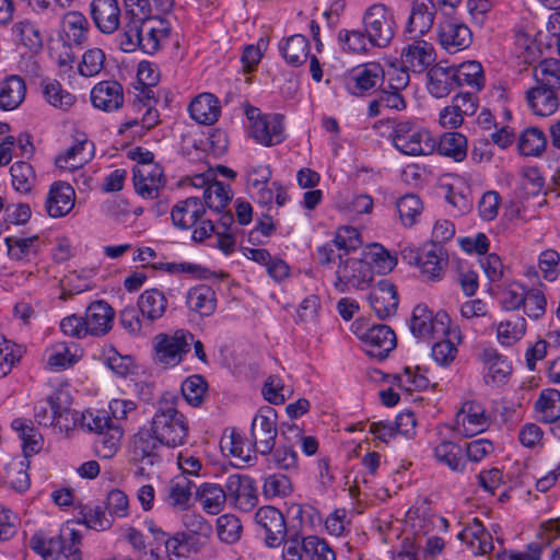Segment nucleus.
<instances>
[{"instance_id":"774afa93","label":"nucleus","mask_w":560,"mask_h":560,"mask_svg":"<svg viewBox=\"0 0 560 560\" xmlns=\"http://www.w3.org/2000/svg\"><path fill=\"white\" fill-rule=\"evenodd\" d=\"M221 448L244 463L250 460V445L234 430L221 440Z\"/></svg>"},{"instance_id":"603ef678","label":"nucleus","mask_w":560,"mask_h":560,"mask_svg":"<svg viewBox=\"0 0 560 560\" xmlns=\"http://www.w3.org/2000/svg\"><path fill=\"white\" fill-rule=\"evenodd\" d=\"M443 247L436 244H430L422 249V259L420 269L430 280L440 278L443 270Z\"/></svg>"},{"instance_id":"338daca9","label":"nucleus","mask_w":560,"mask_h":560,"mask_svg":"<svg viewBox=\"0 0 560 560\" xmlns=\"http://www.w3.org/2000/svg\"><path fill=\"white\" fill-rule=\"evenodd\" d=\"M5 482L18 492H24L30 488L31 481L24 460L11 462L5 469Z\"/></svg>"},{"instance_id":"f03ea898","label":"nucleus","mask_w":560,"mask_h":560,"mask_svg":"<svg viewBox=\"0 0 560 560\" xmlns=\"http://www.w3.org/2000/svg\"><path fill=\"white\" fill-rule=\"evenodd\" d=\"M174 400V397L163 398L150 423L158 440L167 447L183 445L189 431L187 418L177 410Z\"/></svg>"},{"instance_id":"5fc2aeb1","label":"nucleus","mask_w":560,"mask_h":560,"mask_svg":"<svg viewBox=\"0 0 560 560\" xmlns=\"http://www.w3.org/2000/svg\"><path fill=\"white\" fill-rule=\"evenodd\" d=\"M86 147L93 148V144L88 140L78 141V143L67 149L65 153L56 158V165L61 170L69 171L80 168L89 160V154H83Z\"/></svg>"},{"instance_id":"5701e85b","label":"nucleus","mask_w":560,"mask_h":560,"mask_svg":"<svg viewBox=\"0 0 560 560\" xmlns=\"http://www.w3.org/2000/svg\"><path fill=\"white\" fill-rule=\"evenodd\" d=\"M205 205L198 197H188L178 201L172 209L173 224L180 230H189L200 224L205 214Z\"/></svg>"},{"instance_id":"052dcab7","label":"nucleus","mask_w":560,"mask_h":560,"mask_svg":"<svg viewBox=\"0 0 560 560\" xmlns=\"http://www.w3.org/2000/svg\"><path fill=\"white\" fill-rule=\"evenodd\" d=\"M522 303L524 313L528 318L537 320L546 313L547 301L544 292L537 288L526 289Z\"/></svg>"},{"instance_id":"a211bd4d","label":"nucleus","mask_w":560,"mask_h":560,"mask_svg":"<svg viewBox=\"0 0 560 560\" xmlns=\"http://www.w3.org/2000/svg\"><path fill=\"white\" fill-rule=\"evenodd\" d=\"M362 244L360 233L355 228H339L331 243L317 248V259L323 266L329 265L335 259V248L349 253Z\"/></svg>"},{"instance_id":"864d4df0","label":"nucleus","mask_w":560,"mask_h":560,"mask_svg":"<svg viewBox=\"0 0 560 560\" xmlns=\"http://www.w3.org/2000/svg\"><path fill=\"white\" fill-rule=\"evenodd\" d=\"M219 215L220 217L217 220L218 221L217 225L213 223L212 219H206V220L201 221L200 224H198L192 232V240L196 242H202L206 238L210 237L214 233V231H225V232L234 231L233 214L230 211H228V212L222 211L221 213H219Z\"/></svg>"},{"instance_id":"7ed1b4c3","label":"nucleus","mask_w":560,"mask_h":560,"mask_svg":"<svg viewBox=\"0 0 560 560\" xmlns=\"http://www.w3.org/2000/svg\"><path fill=\"white\" fill-rule=\"evenodd\" d=\"M81 425L98 435L95 452L103 458H112L118 451L124 430L106 410H85L81 417Z\"/></svg>"},{"instance_id":"4d7b16f0","label":"nucleus","mask_w":560,"mask_h":560,"mask_svg":"<svg viewBox=\"0 0 560 560\" xmlns=\"http://www.w3.org/2000/svg\"><path fill=\"white\" fill-rule=\"evenodd\" d=\"M187 536L200 548L211 534V525L199 514L187 513L183 517Z\"/></svg>"},{"instance_id":"09e8293b","label":"nucleus","mask_w":560,"mask_h":560,"mask_svg":"<svg viewBox=\"0 0 560 560\" xmlns=\"http://www.w3.org/2000/svg\"><path fill=\"white\" fill-rule=\"evenodd\" d=\"M63 30L70 45L81 46L88 36L89 22L83 14L69 12L63 21Z\"/></svg>"},{"instance_id":"de8ad7c7","label":"nucleus","mask_w":560,"mask_h":560,"mask_svg":"<svg viewBox=\"0 0 560 560\" xmlns=\"http://www.w3.org/2000/svg\"><path fill=\"white\" fill-rule=\"evenodd\" d=\"M231 189L229 185L213 180L203 190V205L215 214L221 213L231 201Z\"/></svg>"},{"instance_id":"37998d69","label":"nucleus","mask_w":560,"mask_h":560,"mask_svg":"<svg viewBox=\"0 0 560 560\" xmlns=\"http://www.w3.org/2000/svg\"><path fill=\"white\" fill-rule=\"evenodd\" d=\"M435 149L441 155L462 162L467 156V138L460 132H445L439 143L436 142Z\"/></svg>"},{"instance_id":"9d476101","label":"nucleus","mask_w":560,"mask_h":560,"mask_svg":"<svg viewBox=\"0 0 560 560\" xmlns=\"http://www.w3.org/2000/svg\"><path fill=\"white\" fill-rule=\"evenodd\" d=\"M489 423L490 417L485 406L476 400L465 401L455 418L457 432L466 438L486 431Z\"/></svg>"},{"instance_id":"bf43d9fd","label":"nucleus","mask_w":560,"mask_h":560,"mask_svg":"<svg viewBox=\"0 0 560 560\" xmlns=\"http://www.w3.org/2000/svg\"><path fill=\"white\" fill-rule=\"evenodd\" d=\"M462 453V447L450 441H442L434 448L435 458L452 470H460L464 467Z\"/></svg>"},{"instance_id":"49530a36","label":"nucleus","mask_w":560,"mask_h":560,"mask_svg":"<svg viewBox=\"0 0 560 560\" xmlns=\"http://www.w3.org/2000/svg\"><path fill=\"white\" fill-rule=\"evenodd\" d=\"M536 84L552 89L560 90V60L559 59H545L540 61L533 72Z\"/></svg>"},{"instance_id":"aec40b11","label":"nucleus","mask_w":560,"mask_h":560,"mask_svg":"<svg viewBox=\"0 0 560 560\" xmlns=\"http://www.w3.org/2000/svg\"><path fill=\"white\" fill-rule=\"evenodd\" d=\"M163 445L151 427H143L131 438L130 453L135 460L153 465L159 458V453Z\"/></svg>"},{"instance_id":"473e14b6","label":"nucleus","mask_w":560,"mask_h":560,"mask_svg":"<svg viewBox=\"0 0 560 560\" xmlns=\"http://www.w3.org/2000/svg\"><path fill=\"white\" fill-rule=\"evenodd\" d=\"M138 308L144 322L162 318L167 308V299L159 289H148L138 299Z\"/></svg>"},{"instance_id":"3c124183","label":"nucleus","mask_w":560,"mask_h":560,"mask_svg":"<svg viewBox=\"0 0 560 560\" xmlns=\"http://www.w3.org/2000/svg\"><path fill=\"white\" fill-rule=\"evenodd\" d=\"M61 530L56 537H46L43 534H35L30 539V547L40 555L44 560H58L61 556Z\"/></svg>"},{"instance_id":"2eb2a0df","label":"nucleus","mask_w":560,"mask_h":560,"mask_svg":"<svg viewBox=\"0 0 560 560\" xmlns=\"http://www.w3.org/2000/svg\"><path fill=\"white\" fill-rule=\"evenodd\" d=\"M438 35L441 46L451 54L467 48L472 40L468 26L453 19L439 24Z\"/></svg>"},{"instance_id":"4c0bfd02","label":"nucleus","mask_w":560,"mask_h":560,"mask_svg":"<svg viewBox=\"0 0 560 560\" xmlns=\"http://www.w3.org/2000/svg\"><path fill=\"white\" fill-rule=\"evenodd\" d=\"M11 428L18 433L19 439L22 441L25 457L40 451L43 439L31 420L23 418L14 419L11 423Z\"/></svg>"},{"instance_id":"f704fd0d","label":"nucleus","mask_w":560,"mask_h":560,"mask_svg":"<svg viewBox=\"0 0 560 560\" xmlns=\"http://www.w3.org/2000/svg\"><path fill=\"white\" fill-rule=\"evenodd\" d=\"M190 117L199 124L212 125L220 116L218 98L211 93H201L189 105Z\"/></svg>"},{"instance_id":"ea45409f","label":"nucleus","mask_w":560,"mask_h":560,"mask_svg":"<svg viewBox=\"0 0 560 560\" xmlns=\"http://www.w3.org/2000/svg\"><path fill=\"white\" fill-rule=\"evenodd\" d=\"M457 89L464 85L479 92L485 85L483 70L478 61H467L459 66H452Z\"/></svg>"},{"instance_id":"0e129e2a","label":"nucleus","mask_w":560,"mask_h":560,"mask_svg":"<svg viewBox=\"0 0 560 560\" xmlns=\"http://www.w3.org/2000/svg\"><path fill=\"white\" fill-rule=\"evenodd\" d=\"M207 382L201 375H191L182 384V394L186 401L191 406H199L205 398L207 392Z\"/></svg>"},{"instance_id":"13d9d810","label":"nucleus","mask_w":560,"mask_h":560,"mask_svg":"<svg viewBox=\"0 0 560 560\" xmlns=\"http://www.w3.org/2000/svg\"><path fill=\"white\" fill-rule=\"evenodd\" d=\"M546 137L537 128L525 130L518 139V150L523 155L534 156L540 154L546 148Z\"/></svg>"},{"instance_id":"f3484780","label":"nucleus","mask_w":560,"mask_h":560,"mask_svg":"<svg viewBox=\"0 0 560 560\" xmlns=\"http://www.w3.org/2000/svg\"><path fill=\"white\" fill-rule=\"evenodd\" d=\"M271 170L269 165L253 164L246 171V186L253 198L261 206L273 201V188L269 187Z\"/></svg>"},{"instance_id":"f257e3e1","label":"nucleus","mask_w":560,"mask_h":560,"mask_svg":"<svg viewBox=\"0 0 560 560\" xmlns=\"http://www.w3.org/2000/svg\"><path fill=\"white\" fill-rule=\"evenodd\" d=\"M341 260L336 270L335 288L343 293L349 287L363 290L369 287L373 280V273L385 275L394 269L397 264L396 257H393L383 246L374 244L364 258H348Z\"/></svg>"},{"instance_id":"a19ab883","label":"nucleus","mask_w":560,"mask_h":560,"mask_svg":"<svg viewBox=\"0 0 560 560\" xmlns=\"http://www.w3.org/2000/svg\"><path fill=\"white\" fill-rule=\"evenodd\" d=\"M285 61L293 67L303 65L310 55L308 39L301 34L290 36L284 44L279 46Z\"/></svg>"},{"instance_id":"6ab92c4d","label":"nucleus","mask_w":560,"mask_h":560,"mask_svg":"<svg viewBox=\"0 0 560 560\" xmlns=\"http://www.w3.org/2000/svg\"><path fill=\"white\" fill-rule=\"evenodd\" d=\"M223 490L225 491L226 499L241 509H252L256 504V488L248 476L240 474L230 475Z\"/></svg>"},{"instance_id":"1a4fd4ad","label":"nucleus","mask_w":560,"mask_h":560,"mask_svg":"<svg viewBox=\"0 0 560 560\" xmlns=\"http://www.w3.org/2000/svg\"><path fill=\"white\" fill-rule=\"evenodd\" d=\"M384 69L377 62H369L353 68L345 78L348 92L355 96H364L380 88L384 82Z\"/></svg>"},{"instance_id":"a878e982","label":"nucleus","mask_w":560,"mask_h":560,"mask_svg":"<svg viewBox=\"0 0 560 560\" xmlns=\"http://www.w3.org/2000/svg\"><path fill=\"white\" fill-rule=\"evenodd\" d=\"M62 392H54L45 399L36 402L34 417L39 425L52 427L59 423V419L67 411V401Z\"/></svg>"},{"instance_id":"a18cd8bd","label":"nucleus","mask_w":560,"mask_h":560,"mask_svg":"<svg viewBox=\"0 0 560 560\" xmlns=\"http://www.w3.org/2000/svg\"><path fill=\"white\" fill-rule=\"evenodd\" d=\"M195 482L186 476H177L172 479L168 487L167 503L177 510H185L190 502Z\"/></svg>"},{"instance_id":"680f3d73","label":"nucleus","mask_w":560,"mask_h":560,"mask_svg":"<svg viewBox=\"0 0 560 560\" xmlns=\"http://www.w3.org/2000/svg\"><path fill=\"white\" fill-rule=\"evenodd\" d=\"M81 534L79 530L70 526V523H66L61 527V556L67 560H81L82 553L80 550Z\"/></svg>"},{"instance_id":"7c9ffc66","label":"nucleus","mask_w":560,"mask_h":560,"mask_svg":"<svg viewBox=\"0 0 560 560\" xmlns=\"http://www.w3.org/2000/svg\"><path fill=\"white\" fill-rule=\"evenodd\" d=\"M163 174L159 166L136 167L133 170V185L137 194L144 199H155L163 187Z\"/></svg>"},{"instance_id":"c03bdc74","label":"nucleus","mask_w":560,"mask_h":560,"mask_svg":"<svg viewBox=\"0 0 560 560\" xmlns=\"http://www.w3.org/2000/svg\"><path fill=\"white\" fill-rule=\"evenodd\" d=\"M196 493L202 509L211 515L219 514L228 500L225 491L217 483H203Z\"/></svg>"},{"instance_id":"c756f323","label":"nucleus","mask_w":560,"mask_h":560,"mask_svg":"<svg viewBox=\"0 0 560 560\" xmlns=\"http://www.w3.org/2000/svg\"><path fill=\"white\" fill-rule=\"evenodd\" d=\"M525 98L530 110L540 117L555 114L560 104L557 91L539 84L527 90Z\"/></svg>"},{"instance_id":"e433bc0d","label":"nucleus","mask_w":560,"mask_h":560,"mask_svg":"<svg viewBox=\"0 0 560 560\" xmlns=\"http://www.w3.org/2000/svg\"><path fill=\"white\" fill-rule=\"evenodd\" d=\"M497 339L502 346H512L523 338L527 323L523 316L512 314L493 324Z\"/></svg>"},{"instance_id":"4be33fe9","label":"nucleus","mask_w":560,"mask_h":560,"mask_svg":"<svg viewBox=\"0 0 560 560\" xmlns=\"http://www.w3.org/2000/svg\"><path fill=\"white\" fill-rule=\"evenodd\" d=\"M253 138L267 147L279 144L283 141V117L279 114L262 115L250 125Z\"/></svg>"},{"instance_id":"c85d7f7f","label":"nucleus","mask_w":560,"mask_h":560,"mask_svg":"<svg viewBox=\"0 0 560 560\" xmlns=\"http://www.w3.org/2000/svg\"><path fill=\"white\" fill-rule=\"evenodd\" d=\"M140 36V49L145 54H154L160 48V43L170 35L167 23L162 19H151L138 24Z\"/></svg>"},{"instance_id":"c9c22d12","label":"nucleus","mask_w":560,"mask_h":560,"mask_svg":"<svg viewBox=\"0 0 560 560\" xmlns=\"http://www.w3.org/2000/svg\"><path fill=\"white\" fill-rule=\"evenodd\" d=\"M186 303L190 311L209 316L217 307L215 292L208 284L196 285L188 291Z\"/></svg>"},{"instance_id":"0eeeda50","label":"nucleus","mask_w":560,"mask_h":560,"mask_svg":"<svg viewBox=\"0 0 560 560\" xmlns=\"http://www.w3.org/2000/svg\"><path fill=\"white\" fill-rule=\"evenodd\" d=\"M451 318L444 312L433 314L424 304H418L412 311L410 330L419 339L445 337L450 334Z\"/></svg>"},{"instance_id":"4468645a","label":"nucleus","mask_w":560,"mask_h":560,"mask_svg":"<svg viewBox=\"0 0 560 560\" xmlns=\"http://www.w3.org/2000/svg\"><path fill=\"white\" fill-rule=\"evenodd\" d=\"M90 14L94 25L103 34H113L119 28L121 9L118 0H92Z\"/></svg>"},{"instance_id":"393cba45","label":"nucleus","mask_w":560,"mask_h":560,"mask_svg":"<svg viewBox=\"0 0 560 560\" xmlns=\"http://www.w3.org/2000/svg\"><path fill=\"white\" fill-rule=\"evenodd\" d=\"M74 189L65 182H56L50 186L45 208L49 217L61 218L74 206Z\"/></svg>"},{"instance_id":"bb28decb","label":"nucleus","mask_w":560,"mask_h":560,"mask_svg":"<svg viewBox=\"0 0 560 560\" xmlns=\"http://www.w3.org/2000/svg\"><path fill=\"white\" fill-rule=\"evenodd\" d=\"M483 381L488 385L503 384L512 372L511 363L495 349H485L481 355Z\"/></svg>"},{"instance_id":"cd10ccee","label":"nucleus","mask_w":560,"mask_h":560,"mask_svg":"<svg viewBox=\"0 0 560 560\" xmlns=\"http://www.w3.org/2000/svg\"><path fill=\"white\" fill-rule=\"evenodd\" d=\"M115 312L108 303L104 301L93 302L85 312L84 328L88 334L93 336H103L112 328Z\"/></svg>"},{"instance_id":"f8f14e48","label":"nucleus","mask_w":560,"mask_h":560,"mask_svg":"<svg viewBox=\"0 0 560 560\" xmlns=\"http://www.w3.org/2000/svg\"><path fill=\"white\" fill-rule=\"evenodd\" d=\"M359 338L365 346V352L373 358L383 360L396 347V335L387 325H373L359 334Z\"/></svg>"},{"instance_id":"9b49d317","label":"nucleus","mask_w":560,"mask_h":560,"mask_svg":"<svg viewBox=\"0 0 560 560\" xmlns=\"http://www.w3.org/2000/svg\"><path fill=\"white\" fill-rule=\"evenodd\" d=\"M255 521L264 534L268 547L280 546L287 535V524L283 514L276 508L266 505L256 511Z\"/></svg>"},{"instance_id":"8fccbe9b","label":"nucleus","mask_w":560,"mask_h":560,"mask_svg":"<svg viewBox=\"0 0 560 560\" xmlns=\"http://www.w3.org/2000/svg\"><path fill=\"white\" fill-rule=\"evenodd\" d=\"M40 85L46 101L54 107L66 110L75 103V96L63 90L57 80L46 79Z\"/></svg>"},{"instance_id":"72a5a7b5","label":"nucleus","mask_w":560,"mask_h":560,"mask_svg":"<svg viewBox=\"0 0 560 560\" xmlns=\"http://www.w3.org/2000/svg\"><path fill=\"white\" fill-rule=\"evenodd\" d=\"M26 94V84L24 80L16 74L8 75L0 82V109L13 110L24 101Z\"/></svg>"},{"instance_id":"423d86ee","label":"nucleus","mask_w":560,"mask_h":560,"mask_svg":"<svg viewBox=\"0 0 560 560\" xmlns=\"http://www.w3.org/2000/svg\"><path fill=\"white\" fill-rule=\"evenodd\" d=\"M363 26L369 44L372 47L385 48L395 35L394 13L385 4H373L363 15Z\"/></svg>"},{"instance_id":"b1692460","label":"nucleus","mask_w":560,"mask_h":560,"mask_svg":"<svg viewBox=\"0 0 560 560\" xmlns=\"http://www.w3.org/2000/svg\"><path fill=\"white\" fill-rule=\"evenodd\" d=\"M369 302L380 319L394 315L398 306V296L395 285L388 280H382L369 295Z\"/></svg>"},{"instance_id":"ddd939ff","label":"nucleus","mask_w":560,"mask_h":560,"mask_svg":"<svg viewBox=\"0 0 560 560\" xmlns=\"http://www.w3.org/2000/svg\"><path fill=\"white\" fill-rule=\"evenodd\" d=\"M435 14L433 0H412L405 33L409 38L422 37L432 28Z\"/></svg>"},{"instance_id":"39448f33","label":"nucleus","mask_w":560,"mask_h":560,"mask_svg":"<svg viewBox=\"0 0 560 560\" xmlns=\"http://www.w3.org/2000/svg\"><path fill=\"white\" fill-rule=\"evenodd\" d=\"M194 335L188 330L178 329L174 334H158L152 341L153 360L156 364L167 369L182 363L190 351Z\"/></svg>"},{"instance_id":"58836bf2","label":"nucleus","mask_w":560,"mask_h":560,"mask_svg":"<svg viewBox=\"0 0 560 560\" xmlns=\"http://www.w3.org/2000/svg\"><path fill=\"white\" fill-rule=\"evenodd\" d=\"M535 410L540 421L553 423L560 419V392L556 388H545L535 401Z\"/></svg>"},{"instance_id":"6e6552de","label":"nucleus","mask_w":560,"mask_h":560,"mask_svg":"<svg viewBox=\"0 0 560 560\" xmlns=\"http://www.w3.org/2000/svg\"><path fill=\"white\" fill-rule=\"evenodd\" d=\"M278 435L277 413L273 408L265 407L254 417L250 427L253 446L261 455L270 454Z\"/></svg>"},{"instance_id":"69168bd1","label":"nucleus","mask_w":560,"mask_h":560,"mask_svg":"<svg viewBox=\"0 0 560 560\" xmlns=\"http://www.w3.org/2000/svg\"><path fill=\"white\" fill-rule=\"evenodd\" d=\"M269 462L275 465L276 468L283 469L287 471H293L298 469V454L294 446L287 443H280L276 450H272Z\"/></svg>"},{"instance_id":"e2e57ef3","label":"nucleus","mask_w":560,"mask_h":560,"mask_svg":"<svg viewBox=\"0 0 560 560\" xmlns=\"http://www.w3.org/2000/svg\"><path fill=\"white\" fill-rule=\"evenodd\" d=\"M12 185L16 191L30 192L35 182V173L31 164L16 162L10 168Z\"/></svg>"},{"instance_id":"6e6d98bb","label":"nucleus","mask_w":560,"mask_h":560,"mask_svg":"<svg viewBox=\"0 0 560 560\" xmlns=\"http://www.w3.org/2000/svg\"><path fill=\"white\" fill-rule=\"evenodd\" d=\"M8 254L12 259L22 260L38 252V236L18 237L9 236L4 240Z\"/></svg>"},{"instance_id":"20e7f679","label":"nucleus","mask_w":560,"mask_h":560,"mask_svg":"<svg viewBox=\"0 0 560 560\" xmlns=\"http://www.w3.org/2000/svg\"><path fill=\"white\" fill-rule=\"evenodd\" d=\"M393 126V144L406 155L419 156L429 155L436 148V141L429 130L417 126L411 121L392 122Z\"/></svg>"},{"instance_id":"dca6fc26","label":"nucleus","mask_w":560,"mask_h":560,"mask_svg":"<svg viewBox=\"0 0 560 560\" xmlns=\"http://www.w3.org/2000/svg\"><path fill=\"white\" fill-rule=\"evenodd\" d=\"M410 39L412 42L402 48L401 63L416 73H422L435 60L434 48L421 37Z\"/></svg>"},{"instance_id":"79ce46f5","label":"nucleus","mask_w":560,"mask_h":560,"mask_svg":"<svg viewBox=\"0 0 560 560\" xmlns=\"http://www.w3.org/2000/svg\"><path fill=\"white\" fill-rule=\"evenodd\" d=\"M79 351L74 342H57L48 350L47 364L55 371L68 369L78 361Z\"/></svg>"},{"instance_id":"412c9836","label":"nucleus","mask_w":560,"mask_h":560,"mask_svg":"<svg viewBox=\"0 0 560 560\" xmlns=\"http://www.w3.org/2000/svg\"><path fill=\"white\" fill-rule=\"evenodd\" d=\"M93 106L103 112H115L124 105V90L119 82L114 80L101 81L91 91Z\"/></svg>"},{"instance_id":"2f4dec72","label":"nucleus","mask_w":560,"mask_h":560,"mask_svg":"<svg viewBox=\"0 0 560 560\" xmlns=\"http://www.w3.org/2000/svg\"><path fill=\"white\" fill-rule=\"evenodd\" d=\"M427 78V89L433 97H446L451 92L457 89L452 66L444 67L442 65H435L429 69Z\"/></svg>"}]
</instances>
